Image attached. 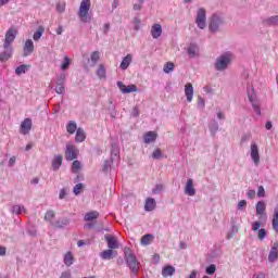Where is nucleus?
I'll use <instances>...</instances> for the list:
<instances>
[{
	"label": "nucleus",
	"mask_w": 278,
	"mask_h": 278,
	"mask_svg": "<svg viewBox=\"0 0 278 278\" xmlns=\"http://www.w3.org/2000/svg\"><path fill=\"white\" fill-rule=\"evenodd\" d=\"M268 260H269V262H277V260H278V241H276L274 244H273V247H271V249H270V251H269V255H268Z\"/></svg>",
	"instance_id": "16"
},
{
	"label": "nucleus",
	"mask_w": 278,
	"mask_h": 278,
	"mask_svg": "<svg viewBox=\"0 0 278 278\" xmlns=\"http://www.w3.org/2000/svg\"><path fill=\"white\" fill-rule=\"evenodd\" d=\"M154 238L155 237L153 235L148 233V235H144L141 237L140 242H141L142 247H149V244H151V242H153Z\"/></svg>",
	"instance_id": "24"
},
{
	"label": "nucleus",
	"mask_w": 278,
	"mask_h": 278,
	"mask_svg": "<svg viewBox=\"0 0 278 278\" xmlns=\"http://www.w3.org/2000/svg\"><path fill=\"white\" fill-rule=\"evenodd\" d=\"M81 168V162L74 161L72 164V172L79 173V169Z\"/></svg>",
	"instance_id": "39"
},
{
	"label": "nucleus",
	"mask_w": 278,
	"mask_h": 278,
	"mask_svg": "<svg viewBox=\"0 0 278 278\" xmlns=\"http://www.w3.org/2000/svg\"><path fill=\"white\" fill-rule=\"evenodd\" d=\"M185 194H188V197H194L197 194V189H194V180L189 178L185 186Z\"/></svg>",
	"instance_id": "13"
},
{
	"label": "nucleus",
	"mask_w": 278,
	"mask_h": 278,
	"mask_svg": "<svg viewBox=\"0 0 278 278\" xmlns=\"http://www.w3.org/2000/svg\"><path fill=\"white\" fill-rule=\"evenodd\" d=\"M86 242L84 240H78L77 241V247H84Z\"/></svg>",
	"instance_id": "63"
},
{
	"label": "nucleus",
	"mask_w": 278,
	"mask_h": 278,
	"mask_svg": "<svg viewBox=\"0 0 278 278\" xmlns=\"http://www.w3.org/2000/svg\"><path fill=\"white\" fill-rule=\"evenodd\" d=\"M90 59H91V62H92L93 64H97V62H99V60H101V54L99 53V51H93V52L91 53Z\"/></svg>",
	"instance_id": "38"
},
{
	"label": "nucleus",
	"mask_w": 278,
	"mask_h": 278,
	"mask_svg": "<svg viewBox=\"0 0 278 278\" xmlns=\"http://www.w3.org/2000/svg\"><path fill=\"white\" fill-rule=\"evenodd\" d=\"M17 35L18 29H16V27L9 28L4 36L3 49H10V47H12V42L16 40Z\"/></svg>",
	"instance_id": "3"
},
{
	"label": "nucleus",
	"mask_w": 278,
	"mask_h": 278,
	"mask_svg": "<svg viewBox=\"0 0 278 278\" xmlns=\"http://www.w3.org/2000/svg\"><path fill=\"white\" fill-rule=\"evenodd\" d=\"M217 118H219V121H223L225 118V114H223V112H218Z\"/></svg>",
	"instance_id": "60"
},
{
	"label": "nucleus",
	"mask_w": 278,
	"mask_h": 278,
	"mask_svg": "<svg viewBox=\"0 0 278 278\" xmlns=\"http://www.w3.org/2000/svg\"><path fill=\"white\" fill-rule=\"evenodd\" d=\"M252 105H253L254 112H255L256 114H262V111L260 110V106H258L257 104L253 103Z\"/></svg>",
	"instance_id": "54"
},
{
	"label": "nucleus",
	"mask_w": 278,
	"mask_h": 278,
	"mask_svg": "<svg viewBox=\"0 0 278 278\" xmlns=\"http://www.w3.org/2000/svg\"><path fill=\"white\" fill-rule=\"evenodd\" d=\"M231 62V53L227 52L217 59L215 64L216 71H225L229 63Z\"/></svg>",
	"instance_id": "4"
},
{
	"label": "nucleus",
	"mask_w": 278,
	"mask_h": 278,
	"mask_svg": "<svg viewBox=\"0 0 278 278\" xmlns=\"http://www.w3.org/2000/svg\"><path fill=\"white\" fill-rule=\"evenodd\" d=\"M98 75L100 77H105V67H103V64H100L98 67Z\"/></svg>",
	"instance_id": "47"
},
{
	"label": "nucleus",
	"mask_w": 278,
	"mask_h": 278,
	"mask_svg": "<svg viewBox=\"0 0 278 278\" xmlns=\"http://www.w3.org/2000/svg\"><path fill=\"white\" fill-rule=\"evenodd\" d=\"M163 71H164V73H173V71H175V63H173V62H167V63L164 65Z\"/></svg>",
	"instance_id": "37"
},
{
	"label": "nucleus",
	"mask_w": 278,
	"mask_h": 278,
	"mask_svg": "<svg viewBox=\"0 0 278 278\" xmlns=\"http://www.w3.org/2000/svg\"><path fill=\"white\" fill-rule=\"evenodd\" d=\"M42 34H45V27L39 26L38 29H37V31L34 33V35H33V40H35L36 42H38V40H39L40 38H42Z\"/></svg>",
	"instance_id": "33"
},
{
	"label": "nucleus",
	"mask_w": 278,
	"mask_h": 278,
	"mask_svg": "<svg viewBox=\"0 0 278 278\" xmlns=\"http://www.w3.org/2000/svg\"><path fill=\"white\" fill-rule=\"evenodd\" d=\"M256 216L258 217V222L266 223L267 216H266V202L260 201L256 203Z\"/></svg>",
	"instance_id": "7"
},
{
	"label": "nucleus",
	"mask_w": 278,
	"mask_h": 278,
	"mask_svg": "<svg viewBox=\"0 0 278 278\" xmlns=\"http://www.w3.org/2000/svg\"><path fill=\"white\" fill-rule=\"evenodd\" d=\"M195 23L200 29H205V9L198 10Z\"/></svg>",
	"instance_id": "11"
},
{
	"label": "nucleus",
	"mask_w": 278,
	"mask_h": 278,
	"mask_svg": "<svg viewBox=\"0 0 278 278\" xmlns=\"http://www.w3.org/2000/svg\"><path fill=\"white\" fill-rule=\"evenodd\" d=\"M29 68H31V65L22 64L15 68V74L16 75H25V73H27V71H29Z\"/></svg>",
	"instance_id": "30"
},
{
	"label": "nucleus",
	"mask_w": 278,
	"mask_h": 278,
	"mask_svg": "<svg viewBox=\"0 0 278 278\" xmlns=\"http://www.w3.org/2000/svg\"><path fill=\"white\" fill-rule=\"evenodd\" d=\"M62 155H56L54 156L53 161H52V168L53 170H58L60 168V166H62Z\"/></svg>",
	"instance_id": "31"
},
{
	"label": "nucleus",
	"mask_w": 278,
	"mask_h": 278,
	"mask_svg": "<svg viewBox=\"0 0 278 278\" xmlns=\"http://www.w3.org/2000/svg\"><path fill=\"white\" fill-rule=\"evenodd\" d=\"M112 8H114V9L118 8V0H114L112 2Z\"/></svg>",
	"instance_id": "64"
},
{
	"label": "nucleus",
	"mask_w": 278,
	"mask_h": 278,
	"mask_svg": "<svg viewBox=\"0 0 278 278\" xmlns=\"http://www.w3.org/2000/svg\"><path fill=\"white\" fill-rule=\"evenodd\" d=\"M143 140L146 144H151V142H155L157 140V132L155 131H148L143 135Z\"/></svg>",
	"instance_id": "19"
},
{
	"label": "nucleus",
	"mask_w": 278,
	"mask_h": 278,
	"mask_svg": "<svg viewBox=\"0 0 278 278\" xmlns=\"http://www.w3.org/2000/svg\"><path fill=\"white\" fill-rule=\"evenodd\" d=\"M153 160H161L162 157V150L161 149H155L152 153Z\"/></svg>",
	"instance_id": "43"
},
{
	"label": "nucleus",
	"mask_w": 278,
	"mask_h": 278,
	"mask_svg": "<svg viewBox=\"0 0 278 278\" xmlns=\"http://www.w3.org/2000/svg\"><path fill=\"white\" fill-rule=\"evenodd\" d=\"M105 240L109 249L114 251L121 248V244L118 243V240L116 239V237L106 235Z\"/></svg>",
	"instance_id": "12"
},
{
	"label": "nucleus",
	"mask_w": 278,
	"mask_h": 278,
	"mask_svg": "<svg viewBox=\"0 0 278 278\" xmlns=\"http://www.w3.org/2000/svg\"><path fill=\"white\" fill-rule=\"evenodd\" d=\"M174 273H176L175 267L167 265L162 269V276L163 277H173Z\"/></svg>",
	"instance_id": "26"
},
{
	"label": "nucleus",
	"mask_w": 278,
	"mask_h": 278,
	"mask_svg": "<svg viewBox=\"0 0 278 278\" xmlns=\"http://www.w3.org/2000/svg\"><path fill=\"white\" fill-rule=\"evenodd\" d=\"M13 164H16V156H12V157L9 160V166H12Z\"/></svg>",
	"instance_id": "57"
},
{
	"label": "nucleus",
	"mask_w": 278,
	"mask_h": 278,
	"mask_svg": "<svg viewBox=\"0 0 278 278\" xmlns=\"http://www.w3.org/2000/svg\"><path fill=\"white\" fill-rule=\"evenodd\" d=\"M244 207H247V200H241V201H239V203H238V210H242V208H244Z\"/></svg>",
	"instance_id": "50"
},
{
	"label": "nucleus",
	"mask_w": 278,
	"mask_h": 278,
	"mask_svg": "<svg viewBox=\"0 0 278 278\" xmlns=\"http://www.w3.org/2000/svg\"><path fill=\"white\" fill-rule=\"evenodd\" d=\"M266 129H273V122H267L265 125Z\"/></svg>",
	"instance_id": "61"
},
{
	"label": "nucleus",
	"mask_w": 278,
	"mask_h": 278,
	"mask_svg": "<svg viewBox=\"0 0 278 278\" xmlns=\"http://www.w3.org/2000/svg\"><path fill=\"white\" fill-rule=\"evenodd\" d=\"M117 88H119L123 94H129L131 92H138V87L136 85L126 86L123 81H117Z\"/></svg>",
	"instance_id": "9"
},
{
	"label": "nucleus",
	"mask_w": 278,
	"mask_h": 278,
	"mask_svg": "<svg viewBox=\"0 0 278 278\" xmlns=\"http://www.w3.org/2000/svg\"><path fill=\"white\" fill-rule=\"evenodd\" d=\"M250 155L253 160L254 164L257 166L260 164V148L257 147V143L252 142L250 148Z\"/></svg>",
	"instance_id": "10"
},
{
	"label": "nucleus",
	"mask_w": 278,
	"mask_h": 278,
	"mask_svg": "<svg viewBox=\"0 0 278 278\" xmlns=\"http://www.w3.org/2000/svg\"><path fill=\"white\" fill-rule=\"evenodd\" d=\"M265 25H278V15H274L264 21Z\"/></svg>",
	"instance_id": "35"
},
{
	"label": "nucleus",
	"mask_w": 278,
	"mask_h": 278,
	"mask_svg": "<svg viewBox=\"0 0 278 278\" xmlns=\"http://www.w3.org/2000/svg\"><path fill=\"white\" fill-rule=\"evenodd\" d=\"M5 253H7V249H5V247L0 245V256L5 255Z\"/></svg>",
	"instance_id": "56"
},
{
	"label": "nucleus",
	"mask_w": 278,
	"mask_h": 278,
	"mask_svg": "<svg viewBox=\"0 0 278 278\" xmlns=\"http://www.w3.org/2000/svg\"><path fill=\"white\" fill-rule=\"evenodd\" d=\"M79 128H77V123H75V121H70L66 125V130L67 134H75V131H77Z\"/></svg>",
	"instance_id": "29"
},
{
	"label": "nucleus",
	"mask_w": 278,
	"mask_h": 278,
	"mask_svg": "<svg viewBox=\"0 0 278 278\" xmlns=\"http://www.w3.org/2000/svg\"><path fill=\"white\" fill-rule=\"evenodd\" d=\"M68 223V218H63L52 223V226L55 227L56 229H64V227H66Z\"/></svg>",
	"instance_id": "28"
},
{
	"label": "nucleus",
	"mask_w": 278,
	"mask_h": 278,
	"mask_svg": "<svg viewBox=\"0 0 278 278\" xmlns=\"http://www.w3.org/2000/svg\"><path fill=\"white\" fill-rule=\"evenodd\" d=\"M7 3H10V0H0V8L5 5Z\"/></svg>",
	"instance_id": "62"
},
{
	"label": "nucleus",
	"mask_w": 278,
	"mask_h": 278,
	"mask_svg": "<svg viewBox=\"0 0 278 278\" xmlns=\"http://www.w3.org/2000/svg\"><path fill=\"white\" fill-rule=\"evenodd\" d=\"M34 53V41L31 39H27L24 43L23 55L27 58Z\"/></svg>",
	"instance_id": "14"
},
{
	"label": "nucleus",
	"mask_w": 278,
	"mask_h": 278,
	"mask_svg": "<svg viewBox=\"0 0 278 278\" xmlns=\"http://www.w3.org/2000/svg\"><path fill=\"white\" fill-rule=\"evenodd\" d=\"M151 36H152V38L157 40V38H160V36H162V25H160V24L152 25Z\"/></svg>",
	"instance_id": "21"
},
{
	"label": "nucleus",
	"mask_w": 278,
	"mask_h": 278,
	"mask_svg": "<svg viewBox=\"0 0 278 278\" xmlns=\"http://www.w3.org/2000/svg\"><path fill=\"white\" fill-rule=\"evenodd\" d=\"M156 205L157 204L155 203V199L148 198L146 200L144 210H146V212H153V210H155Z\"/></svg>",
	"instance_id": "23"
},
{
	"label": "nucleus",
	"mask_w": 278,
	"mask_h": 278,
	"mask_svg": "<svg viewBox=\"0 0 278 278\" xmlns=\"http://www.w3.org/2000/svg\"><path fill=\"white\" fill-rule=\"evenodd\" d=\"M125 260L130 270H132L135 275H138V268H140V263H138V260H136V256L132 252H130V250L125 251Z\"/></svg>",
	"instance_id": "2"
},
{
	"label": "nucleus",
	"mask_w": 278,
	"mask_h": 278,
	"mask_svg": "<svg viewBox=\"0 0 278 278\" xmlns=\"http://www.w3.org/2000/svg\"><path fill=\"white\" fill-rule=\"evenodd\" d=\"M92 3L90 0H81L79 10H78V16L83 23H88V13L90 12Z\"/></svg>",
	"instance_id": "1"
},
{
	"label": "nucleus",
	"mask_w": 278,
	"mask_h": 278,
	"mask_svg": "<svg viewBox=\"0 0 278 278\" xmlns=\"http://www.w3.org/2000/svg\"><path fill=\"white\" fill-rule=\"evenodd\" d=\"M195 53H197V47L190 46L188 48V54L191 55L192 58H194Z\"/></svg>",
	"instance_id": "49"
},
{
	"label": "nucleus",
	"mask_w": 278,
	"mask_h": 278,
	"mask_svg": "<svg viewBox=\"0 0 278 278\" xmlns=\"http://www.w3.org/2000/svg\"><path fill=\"white\" fill-rule=\"evenodd\" d=\"M74 257H73V253L67 252L64 256V264L65 266H73V262H74Z\"/></svg>",
	"instance_id": "34"
},
{
	"label": "nucleus",
	"mask_w": 278,
	"mask_h": 278,
	"mask_svg": "<svg viewBox=\"0 0 278 278\" xmlns=\"http://www.w3.org/2000/svg\"><path fill=\"white\" fill-rule=\"evenodd\" d=\"M134 24L136 31H138V29H140V18H135Z\"/></svg>",
	"instance_id": "52"
},
{
	"label": "nucleus",
	"mask_w": 278,
	"mask_h": 278,
	"mask_svg": "<svg viewBox=\"0 0 278 278\" xmlns=\"http://www.w3.org/2000/svg\"><path fill=\"white\" fill-rule=\"evenodd\" d=\"M12 212L13 214H22L23 212H25V206L14 205L12 207Z\"/></svg>",
	"instance_id": "41"
},
{
	"label": "nucleus",
	"mask_w": 278,
	"mask_h": 278,
	"mask_svg": "<svg viewBox=\"0 0 278 278\" xmlns=\"http://www.w3.org/2000/svg\"><path fill=\"white\" fill-rule=\"evenodd\" d=\"M116 255H118V252L116 250H112L110 248L100 253V257L102 260H114V257H116Z\"/></svg>",
	"instance_id": "15"
},
{
	"label": "nucleus",
	"mask_w": 278,
	"mask_h": 278,
	"mask_svg": "<svg viewBox=\"0 0 278 278\" xmlns=\"http://www.w3.org/2000/svg\"><path fill=\"white\" fill-rule=\"evenodd\" d=\"M257 197H266V190L264 189V186L258 187Z\"/></svg>",
	"instance_id": "48"
},
{
	"label": "nucleus",
	"mask_w": 278,
	"mask_h": 278,
	"mask_svg": "<svg viewBox=\"0 0 278 278\" xmlns=\"http://www.w3.org/2000/svg\"><path fill=\"white\" fill-rule=\"evenodd\" d=\"M271 227H273L274 231H276V233H278V204L274 208Z\"/></svg>",
	"instance_id": "22"
},
{
	"label": "nucleus",
	"mask_w": 278,
	"mask_h": 278,
	"mask_svg": "<svg viewBox=\"0 0 278 278\" xmlns=\"http://www.w3.org/2000/svg\"><path fill=\"white\" fill-rule=\"evenodd\" d=\"M266 225V222H254L252 224V231H258L257 238L258 240H264L268 236V231L266 229L260 227H264Z\"/></svg>",
	"instance_id": "5"
},
{
	"label": "nucleus",
	"mask_w": 278,
	"mask_h": 278,
	"mask_svg": "<svg viewBox=\"0 0 278 278\" xmlns=\"http://www.w3.org/2000/svg\"><path fill=\"white\" fill-rule=\"evenodd\" d=\"M134 56L131 54H127L121 62L119 67L122 71H127L129 65L131 64Z\"/></svg>",
	"instance_id": "20"
},
{
	"label": "nucleus",
	"mask_w": 278,
	"mask_h": 278,
	"mask_svg": "<svg viewBox=\"0 0 278 278\" xmlns=\"http://www.w3.org/2000/svg\"><path fill=\"white\" fill-rule=\"evenodd\" d=\"M53 218H55V211H47L45 214V220H48V223H53Z\"/></svg>",
	"instance_id": "36"
},
{
	"label": "nucleus",
	"mask_w": 278,
	"mask_h": 278,
	"mask_svg": "<svg viewBox=\"0 0 278 278\" xmlns=\"http://www.w3.org/2000/svg\"><path fill=\"white\" fill-rule=\"evenodd\" d=\"M198 271L193 269L188 278H197Z\"/></svg>",
	"instance_id": "58"
},
{
	"label": "nucleus",
	"mask_w": 278,
	"mask_h": 278,
	"mask_svg": "<svg viewBox=\"0 0 278 278\" xmlns=\"http://www.w3.org/2000/svg\"><path fill=\"white\" fill-rule=\"evenodd\" d=\"M185 94L187 97L188 103H192V98L194 97V87H192V84L188 83L185 86Z\"/></svg>",
	"instance_id": "17"
},
{
	"label": "nucleus",
	"mask_w": 278,
	"mask_h": 278,
	"mask_svg": "<svg viewBox=\"0 0 278 278\" xmlns=\"http://www.w3.org/2000/svg\"><path fill=\"white\" fill-rule=\"evenodd\" d=\"M160 190H164V186L162 185H156L155 189H153V194H157Z\"/></svg>",
	"instance_id": "51"
},
{
	"label": "nucleus",
	"mask_w": 278,
	"mask_h": 278,
	"mask_svg": "<svg viewBox=\"0 0 278 278\" xmlns=\"http://www.w3.org/2000/svg\"><path fill=\"white\" fill-rule=\"evenodd\" d=\"M110 31V23L104 24V34H108Z\"/></svg>",
	"instance_id": "59"
},
{
	"label": "nucleus",
	"mask_w": 278,
	"mask_h": 278,
	"mask_svg": "<svg viewBox=\"0 0 278 278\" xmlns=\"http://www.w3.org/2000/svg\"><path fill=\"white\" fill-rule=\"evenodd\" d=\"M68 66H71V59H68V56H64V61L61 64L62 71L68 70Z\"/></svg>",
	"instance_id": "40"
},
{
	"label": "nucleus",
	"mask_w": 278,
	"mask_h": 278,
	"mask_svg": "<svg viewBox=\"0 0 278 278\" xmlns=\"http://www.w3.org/2000/svg\"><path fill=\"white\" fill-rule=\"evenodd\" d=\"M216 273V265H210L206 267V275H214Z\"/></svg>",
	"instance_id": "46"
},
{
	"label": "nucleus",
	"mask_w": 278,
	"mask_h": 278,
	"mask_svg": "<svg viewBox=\"0 0 278 278\" xmlns=\"http://www.w3.org/2000/svg\"><path fill=\"white\" fill-rule=\"evenodd\" d=\"M33 125L31 118L26 117L20 125V134H22V136H27V134L31 131Z\"/></svg>",
	"instance_id": "8"
},
{
	"label": "nucleus",
	"mask_w": 278,
	"mask_h": 278,
	"mask_svg": "<svg viewBox=\"0 0 278 278\" xmlns=\"http://www.w3.org/2000/svg\"><path fill=\"white\" fill-rule=\"evenodd\" d=\"M99 218V212L97 211H91L85 215V220L90 222V220H97Z\"/></svg>",
	"instance_id": "32"
},
{
	"label": "nucleus",
	"mask_w": 278,
	"mask_h": 278,
	"mask_svg": "<svg viewBox=\"0 0 278 278\" xmlns=\"http://www.w3.org/2000/svg\"><path fill=\"white\" fill-rule=\"evenodd\" d=\"M77 155H79V150L77 147L73 144H67L65 150V159L67 162H73V160H77Z\"/></svg>",
	"instance_id": "6"
},
{
	"label": "nucleus",
	"mask_w": 278,
	"mask_h": 278,
	"mask_svg": "<svg viewBox=\"0 0 278 278\" xmlns=\"http://www.w3.org/2000/svg\"><path fill=\"white\" fill-rule=\"evenodd\" d=\"M66 10V2H58L56 3V11L62 14Z\"/></svg>",
	"instance_id": "42"
},
{
	"label": "nucleus",
	"mask_w": 278,
	"mask_h": 278,
	"mask_svg": "<svg viewBox=\"0 0 278 278\" xmlns=\"http://www.w3.org/2000/svg\"><path fill=\"white\" fill-rule=\"evenodd\" d=\"M65 90V87H64V84H58L56 87H55V92L56 94H62Z\"/></svg>",
	"instance_id": "44"
},
{
	"label": "nucleus",
	"mask_w": 278,
	"mask_h": 278,
	"mask_svg": "<svg viewBox=\"0 0 278 278\" xmlns=\"http://www.w3.org/2000/svg\"><path fill=\"white\" fill-rule=\"evenodd\" d=\"M86 140V131L83 128L76 130L75 141L84 142Z\"/></svg>",
	"instance_id": "27"
},
{
	"label": "nucleus",
	"mask_w": 278,
	"mask_h": 278,
	"mask_svg": "<svg viewBox=\"0 0 278 278\" xmlns=\"http://www.w3.org/2000/svg\"><path fill=\"white\" fill-rule=\"evenodd\" d=\"M81 190H84V185L77 184V185L74 187V194H81Z\"/></svg>",
	"instance_id": "45"
},
{
	"label": "nucleus",
	"mask_w": 278,
	"mask_h": 278,
	"mask_svg": "<svg viewBox=\"0 0 278 278\" xmlns=\"http://www.w3.org/2000/svg\"><path fill=\"white\" fill-rule=\"evenodd\" d=\"M66 197V190L65 189H62L60 191V195H59V199H64Z\"/></svg>",
	"instance_id": "55"
},
{
	"label": "nucleus",
	"mask_w": 278,
	"mask_h": 278,
	"mask_svg": "<svg viewBox=\"0 0 278 278\" xmlns=\"http://www.w3.org/2000/svg\"><path fill=\"white\" fill-rule=\"evenodd\" d=\"M248 199H255V190L248 191Z\"/></svg>",
	"instance_id": "53"
},
{
	"label": "nucleus",
	"mask_w": 278,
	"mask_h": 278,
	"mask_svg": "<svg viewBox=\"0 0 278 278\" xmlns=\"http://www.w3.org/2000/svg\"><path fill=\"white\" fill-rule=\"evenodd\" d=\"M12 58V46L0 54V62H8Z\"/></svg>",
	"instance_id": "25"
},
{
	"label": "nucleus",
	"mask_w": 278,
	"mask_h": 278,
	"mask_svg": "<svg viewBox=\"0 0 278 278\" xmlns=\"http://www.w3.org/2000/svg\"><path fill=\"white\" fill-rule=\"evenodd\" d=\"M223 20L218 15H214L211 20L210 29L211 31H218L219 25H222Z\"/></svg>",
	"instance_id": "18"
}]
</instances>
